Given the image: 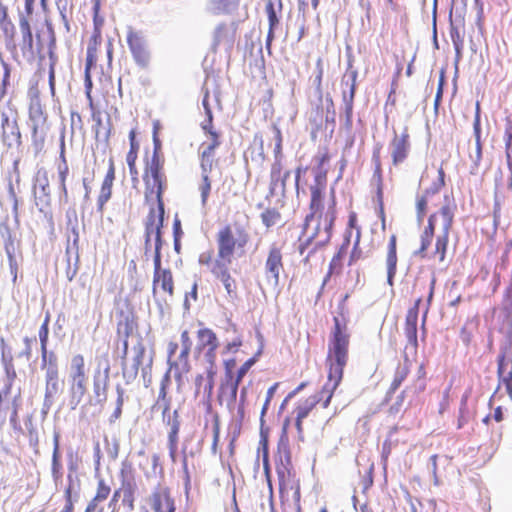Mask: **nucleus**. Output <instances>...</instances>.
<instances>
[{
	"mask_svg": "<svg viewBox=\"0 0 512 512\" xmlns=\"http://www.w3.org/2000/svg\"><path fill=\"white\" fill-rule=\"evenodd\" d=\"M349 334L346 325H342L339 318H334V329L328 343L329 363L328 381L323 386L321 392L307 398L296 408V417L298 420L305 419L313 407L323 400V408H327L332 395L338 387L343 376V369L348 360Z\"/></svg>",
	"mask_w": 512,
	"mask_h": 512,
	"instance_id": "f257e3e1",
	"label": "nucleus"
},
{
	"mask_svg": "<svg viewBox=\"0 0 512 512\" xmlns=\"http://www.w3.org/2000/svg\"><path fill=\"white\" fill-rule=\"evenodd\" d=\"M315 216L314 212H310L305 218L303 230L305 239L300 244L299 252L303 255L307 251L306 258L326 246L331 239L332 227L336 218L334 199L324 214H320L317 219Z\"/></svg>",
	"mask_w": 512,
	"mask_h": 512,
	"instance_id": "f03ea898",
	"label": "nucleus"
},
{
	"mask_svg": "<svg viewBox=\"0 0 512 512\" xmlns=\"http://www.w3.org/2000/svg\"><path fill=\"white\" fill-rule=\"evenodd\" d=\"M164 221V206L163 203L160 202L158 205V211L154 208H151L146 220H145V243L144 249L145 254L149 252V235H154L155 237V252H154V266H159L161 264V248L163 245L162 240V227Z\"/></svg>",
	"mask_w": 512,
	"mask_h": 512,
	"instance_id": "7ed1b4c3",
	"label": "nucleus"
},
{
	"mask_svg": "<svg viewBox=\"0 0 512 512\" xmlns=\"http://www.w3.org/2000/svg\"><path fill=\"white\" fill-rule=\"evenodd\" d=\"M249 240V235L241 230L236 239L229 225L223 227L217 233V258L215 260H223L232 262L235 247L243 248Z\"/></svg>",
	"mask_w": 512,
	"mask_h": 512,
	"instance_id": "20e7f679",
	"label": "nucleus"
},
{
	"mask_svg": "<svg viewBox=\"0 0 512 512\" xmlns=\"http://www.w3.org/2000/svg\"><path fill=\"white\" fill-rule=\"evenodd\" d=\"M97 366L93 376L94 404L103 406L107 400L110 378V360L108 353L96 357Z\"/></svg>",
	"mask_w": 512,
	"mask_h": 512,
	"instance_id": "39448f33",
	"label": "nucleus"
},
{
	"mask_svg": "<svg viewBox=\"0 0 512 512\" xmlns=\"http://www.w3.org/2000/svg\"><path fill=\"white\" fill-rule=\"evenodd\" d=\"M32 196L37 209L46 213L51 206V188L48 171L45 167H37L32 178Z\"/></svg>",
	"mask_w": 512,
	"mask_h": 512,
	"instance_id": "423d86ee",
	"label": "nucleus"
},
{
	"mask_svg": "<svg viewBox=\"0 0 512 512\" xmlns=\"http://www.w3.org/2000/svg\"><path fill=\"white\" fill-rule=\"evenodd\" d=\"M282 271L283 262L281 249L276 244H272L269 248L264 266L265 279L271 288L276 289L278 287L280 273Z\"/></svg>",
	"mask_w": 512,
	"mask_h": 512,
	"instance_id": "0eeeda50",
	"label": "nucleus"
},
{
	"mask_svg": "<svg viewBox=\"0 0 512 512\" xmlns=\"http://www.w3.org/2000/svg\"><path fill=\"white\" fill-rule=\"evenodd\" d=\"M2 141L11 148L22 144V135L17 121L16 113L3 112L1 114Z\"/></svg>",
	"mask_w": 512,
	"mask_h": 512,
	"instance_id": "6e6552de",
	"label": "nucleus"
},
{
	"mask_svg": "<svg viewBox=\"0 0 512 512\" xmlns=\"http://www.w3.org/2000/svg\"><path fill=\"white\" fill-rule=\"evenodd\" d=\"M127 43L135 63L141 68H146L150 62V53L147 49V42L143 35L129 28Z\"/></svg>",
	"mask_w": 512,
	"mask_h": 512,
	"instance_id": "1a4fd4ad",
	"label": "nucleus"
},
{
	"mask_svg": "<svg viewBox=\"0 0 512 512\" xmlns=\"http://www.w3.org/2000/svg\"><path fill=\"white\" fill-rule=\"evenodd\" d=\"M291 453L288 439L282 436L278 443V458L276 460V472L279 479L280 489L287 486L291 472Z\"/></svg>",
	"mask_w": 512,
	"mask_h": 512,
	"instance_id": "9d476101",
	"label": "nucleus"
},
{
	"mask_svg": "<svg viewBox=\"0 0 512 512\" xmlns=\"http://www.w3.org/2000/svg\"><path fill=\"white\" fill-rule=\"evenodd\" d=\"M73 233V241L72 244L68 242V246L66 248V257H67V269H66V278L68 281H72L78 273L79 270V233L76 227L72 228Z\"/></svg>",
	"mask_w": 512,
	"mask_h": 512,
	"instance_id": "9b49d317",
	"label": "nucleus"
},
{
	"mask_svg": "<svg viewBox=\"0 0 512 512\" xmlns=\"http://www.w3.org/2000/svg\"><path fill=\"white\" fill-rule=\"evenodd\" d=\"M231 263L232 262H225L223 260H215L211 267V273L216 279L222 282L229 296H233L236 291V282L229 271V265Z\"/></svg>",
	"mask_w": 512,
	"mask_h": 512,
	"instance_id": "f8f14e48",
	"label": "nucleus"
},
{
	"mask_svg": "<svg viewBox=\"0 0 512 512\" xmlns=\"http://www.w3.org/2000/svg\"><path fill=\"white\" fill-rule=\"evenodd\" d=\"M390 151L392 162L394 165H399L404 162L408 157L410 151L409 134L405 130L401 135L395 133L393 140L390 143Z\"/></svg>",
	"mask_w": 512,
	"mask_h": 512,
	"instance_id": "ddd939ff",
	"label": "nucleus"
},
{
	"mask_svg": "<svg viewBox=\"0 0 512 512\" xmlns=\"http://www.w3.org/2000/svg\"><path fill=\"white\" fill-rule=\"evenodd\" d=\"M60 391L59 374H45V393L41 412L47 415Z\"/></svg>",
	"mask_w": 512,
	"mask_h": 512,
	"instance_id": "4468645a",
	"label": "nucleus"
},
{
	"mask_svg": "<svg viewBox=\"0 0 512 512\" xmlns=\"http://www.w3.org/2000/svg\"><path fill=\"white\" fill-rule=\"evenodd\" d=\"M133 351L135 355L132 358L131 364L127 365L124 363L122 368L123 378L126 380L127 383H130L136 379L139 367L143 363V358L145 356L146 350L144 345L139 341L137 345L133 347Z\"/></svg>",
	"mask_w": 512,
	"mask_h": 512,
	"instance_id": "2eb2a0df",
	"label": "nucleus"
},
{
	"mask_svg": "<svg viewBox=\"0 0 512 512\" xmlns=\"http://www.w3.org/2000/svg\"><path fill=\"white\" fill-rule=\"evenodd\" d=\"M115 180V167L112 159H109L108 171L102 182L100 193L97 199V210L102 213L105 204L110 200L112 195L113 182Z\"/></svg>",
	"mask_w": 512,
	"mask_h": 512,
	"instance_id": "dca6fc26",
	"label": "nucleus"
},
{
	"mask_svg": "<svg viewBox=\"0 0 512 512\" xmlns=\"http://www.w3.org/2000/svg\"><path fill=\"white\" fill-rule=\"evenodd\" d=\"M420 303L421 299L419 298L416 300L414 306L408 310L405 320V335L408 343L414 347H417V321Z\"/></svg>",
	"mask_w": 512,
	"mask_h": 512,
	"instance_id": "f3484780",
	"label": "nucleus"
},
{
	"mask_svg": "<svg viewBox=\"0 0 512 512\" xmlns=\"http://www.w3.org/2000/svg\"><path fill=\"white\" fill-rule=\"evenodd\" d=\"M28 125L31 128L32 147L35 155H37L44 148L49 127L47 122L28 123Z\"/></svg>",
	"mask_w": 512,
	"mask_h": 512,
	"instance_id": "a211bd4d",
	"label": "nucleus"
},
{
	"mask_svg": "<svg viewBox=\"0 0 512 512\" xmlns=\"http://www.w3.org/2000/svg\"><path fill=\"white\" fill-rule=\"evenodd\" d=\"M69 384V407L71 410H75L80 402L82 401L87 391V380L80 379H68Z\"/></svg>",
	"mask_w": 512,
	"mask_h": 512,
	"instance_id": "6ab92c4d",
	"label": "nucleus"
},
{
	"mask_svg": "<svg viewBox=\"0 0 512 512\" xmlns=\"http://www.w3.org/2000/svg\"><path fill=\"white\" fill-rule=\"evenodd\" d=\"M498 375L505 384L506 391L512 399V359L505 354L498 358Z\"/></svg>",
	"mask_w": 512,
	"mask_h": 512,
	"instance_id": "aec40b11",
	"label": "nucleus"
},
{
	"mask_svg": "<svg viewBox=\"0 0 512 512\" xmlns=\"http://www.w3.org/2000/svg\"><path fill=\"white\" fill-rule=\"evenodd\" d=\"M387 266V283L392 286L393 279L397 269V238L396 235H391L388 243V252L386 258Z\"/></svg>",
	"mask_w": 512,
	"mask_h": 512,
	"instance_id": "412c9836",
	"label": "nucleus"
},
{
	"mask_svg": "<svg viewBox=\"0 0 512 512\" xmlns=\"http://www.w3.org/2000/svg\"><path fill=\"white\" fill-rule=\"evenodd\" d=\"M278 6L279 10L282 9V0H269L266 5L268 21H269V31L266 39V49L270 53L271 42L274 38V28L279 24V19L276 13L275 6Z\"/></svg>",
	"mask_w": 512,
	"mask_h": 512,
	"instance_id": "4be33fe9",
	"label": "nucleus"
},
{
	"mask_svg": "<svg viewBox=\"0 0 512 512\" xmlns=\"http://www.w3.org/2000/svg\"><path fill=\"white\" fill-rule=\"evenodd\" d=\"M197 346L195 354L198 356L205 348H218L219 341L216 334L209 328L199 329L197 332Z\"/></svg>",
	"mask_w": 512,
	"mask_h": 512,
	"instance_id": "5701e85b",
	"label": "nucleus"
},
{
	"mask_svg": "<svg viewBox=\"0 0 512 512\" xmlns=\"http://www.w3.org/2000/svg\"><path fill=\"white\" fill-rule=\"evenodd\" d=\"M450 37L453 45L464 44V34L461 28L464 26V17L456 8L455 17L453 18V9L450 11Z\"/></svg>",
	"mask_w": 512,
	"mask_h": 512,
	"instance_id": "b1692460",
	"label": "nucleus"
},
{
	"mask_svg": "<svg viewBox=\"0 0 512 512\" xmlns=\"http://www.w3.org/2000/svg\"><path fill=\"white\" fill-rule=\"evenodd\" d=\"M19 28L22 36L21 40V50L24 55L34 54V42H33V35L31 31V27L29 24V21L24 17L21 16L19 20Z\"/></svg>",
	"mask_w": 512,
	"mask_h": 512,
	"instance_id": "393cba45",
	"label": "nucleus"
},
{
	"mask_svg": "<svg viewBox=\"0 0 512 512\" xmlns=\"http://www.w3.org/2000/svg\"><path fill=\"white\" fill-rule=\"evenodd\" d=\"M150 173L153 179V188L151 189V193H154V188H156V197L158 200V205L161 201V195L163 192V183H162V177L161 174V164L158 155H156V152L154 153L151 164H150Z\"/></svg>",
	"mask_w": 512,
	"mask_h": 512,
	"instance_id": "a878e982",
	"label": "nucleus"
},
{
	"mask_svg": "<svg viewBox=\"0 0 512 512\" xmlns=\"http://www.w3.org/2000/svg\"><path fill=\"white\" fill-rule=\"evenodd\" d=\"M56 49V40L53 33H51V39L48 44V57H49V73H48V83L50 88V93L52 97L55 96V69L58 63V56L55 52Z\"/></svg>",
	"mask_w": 512,
	"mask_h": 512,
	"instance_id": "bb28decb",
	"label": "nucleus"
},
{
	"mask_svg": "<svg viewBox=\"0 0 512 512\" xmlns=\"http://www.w3.org/2000/svg\"><path fill=\"white\" fill-rule=\"evenodd\" d=\"M160 284L161 288L168 292L170 295L173 294V277L169 269H162L161 264L154 266L153 285Z\"/></svg>",
	"mask_w": 512,
	"mask_h": 512,
	"instance_id": "cd10ccee",
	"label": "nucleus"
},
{
	"mask_svg": "<svg viewBox=\"0 0 512 512\" xmlns=\"http://www.w3.org/2000/svg\"><path fill=\"white\" fill-rule=\"evenodd\" d=\"M163 421L170 428L168 439L178 440V433L180 429V420L177 410L170 412L169 404L167 403L163 410Z\"/></svg>",
	"mask_w": 512,
	"mask_h": 512,
	"instance_id": "c85d7f7f",
	"label": "nucleus"
},
{
	"mask_svg": "<svg viewBox=\"0 0 512 512\" xmlns=\"http://www.w3.org/2000/svg\"><path fill=\"white\" fill-rule=\"evenodd\" d=\"M358 73L356 70L350 71L348 74H346L343 77L342 80V86L343 88V103H348L350 99V103L353 104L354 102V96L356 91V79H357Z\"/></svg>",
	"mask_w": 512,
	"mask_h": 512,
	"instance_id": "c756f323",
	"label": "nucleus"
},
{
	"mask_svg": "<svg viewBox=\"0 0 512 512\" xmlns=\"http://www.w3.org/2000/svg\"><path fill=\"white\" fill-rule=\"evenodd\" d=\"M59 440L60 434L58 432H55L53 436V454L51 467V473L55 483H57L62 478L63 474L62 464L60 462Z\"/></svg>",
	"mask_w": 512,
	"mask_h": 512,
	"instance_id": "7c9ffc66",
	"label": "nucleus"
},
{
	"mask_svg": "<svg viewBox=\"0 0 512 512\" xmlns=\"http://www.w3.org/2000/svg\"><path fill=\"white\" fill-rule=\"evenodd\" d=\"M41 368L45 374H59L58 358L54 351L48 348L41 350Z\"/></svg>",
	"mask_w": 512,
	"mask_h": 512,
	"instance_id": "2f4dec72",
	"label": "nucleus"
},
{
	"mask_svg": "<svg viewBox=\"0 0 512 512\" xmlns=\"http://www.w3.org/2000/svg\"><path fill=\"white\" fill-rule=\"evenodd\" d=\"M68 486L65 489V505L61 512H74V501L78 498V485L73 483V477L71 474L67 475Z\"/></svg>",
	"mask_w": 512,
	"mask_h": 512,
	"instance_id": "473e14b6",
	"label": "nucleus"
},
{
	"mask_svg": "<svg viewBox=\"0 0 512 512\" xmlns=\"http://www.w3.org/2000/svg\"><path fill=\"white\" fill-rule=\"evenodd\" d=\"M68 379L87 380L85 361L82 355L78 354L72 357Z\"/></svg>",
	"mask_w": 512,
	"mask_h": 512,
	"instance_id": "72a5a7b5",
	"label": "nucleus"
},
{
	"mask_svg": "<svg viewBox=\"0 0 512 512\" xmlns=\"http://www.w3.org/2000/svg\"><path fill=\"white\" fill-rule=\"evenodd\" d=\"M238 5V0H210L207 10L212 14L228 13Z\"/></svg>",
	"mask_w": 512,
	"mask_h": 512,
	"instance_id": "f704fd0d",
	"label": "nucleus"
},
{
	"mask_svg": "<svg viewBox=\"0 0 512 512\" xmlns=\"http://www.w3.org/2000/svg\"><path fill=\"white\" fill-rule=\"evenodd\" d=\"M47 122V115L43 110L41 101L38 97L31 99L29 105L28 123Z\"/></svg>",
	"mask_w": 512,
	"mask_h": 512,
	"instance_id": "c9c22d12",
	"label": "nucleus"
},
{
	"mask_svg": "<svg viewBox=\"0 0 512 512\" xmlns=\"http://www.w3.org/2000/svg\"><path fill=\"white\" fill-rule=\"evenodd\" d=\"M239 384L237 382L231 381L229 384H222L220 387V400H226L227 406L230 408L235 404L237 399Z\"/></svg>",
	"mask_w": 512,
	"mask_h": 512,
	"instance_id": "e433bc0d",
	"label": "nucleus"
},
{
	"mask_svg": "<svg viewBox=\"0 0 512 512\" xmlns=\"http://www.w3.org/2000/svg\"><path fill=\"white\" fill-rule=\"evenodd\" d=\"M444 199L446 203L440 209V215L442 216L443 220L442 229L446 231L451 229L454 218L455 205L451 203L447 195L444 197Z\"/></svg>",
	"mask_w": 512,
	"mask_h": 512,
	"instance_id": "4c0bfd02",
	"label": "nucleus"
},
{
	"mask_svg": "<svg viewBox=\"0 0 512 512\" xmlns=\"http://www.w3.org/2000/svg\"><path fill=\"white\" fill-rule=\"evenodd\" d=\"M198 152L200 159L201 176H210L214 164L217 163L215 154L207 153L201 150H198Z\"/></svg>",
	"mask_w": 512,
	"mask_h": 512,
	"instance_id": "58836bf2",
	"label": "nucleus"
},
{
	"mask_svg": "<svg viewBox=\"0 0 512 512\" xmlns=\"http://www.w3.org/2000/svg\"><path fill=\"white\" fill-rule=\"evenodd\" d=\"M216 375L215 365H208L206 368L205 387L203 389V399L210 402L214 387V377Z\"/></svg>",
	"mask_w": 512,
	"mask_h": 512,
	"instance_id": "ea45409f",
	"label": "nucleus"
},
{
	"mask_svg": "<svg viewBox=\"0 0 512 512\" xmlns=\"http://www.w3.org/2000/svg\"><path fill=\"white\" fill-rule=\"evenodd\" d=\"M449 231L450 230H443L440 235L437 236L436 244H435V255L439 256V260L443 262L445 260L447 246H448V239H449Z\"/></svg>",
	"mask_w": 512,
	"mask_h": 512,
	"instance_id": "a19ab883",
	"label": "nucleus"
},
{
	"mask_svg": "<svg viewBox=\"0 0 512 512\" xmlns=\"http://www.w3.org/2000/svg\"><path fill=\"white\" fill-rule=\"evenodd\" d=\"M328 154H324L319 158L318 167L315 170V186L325 187L327 169L323 167L324 163L328 162Z\"/></svg>",
	"mask_w": 512,
	"mask_h": 512,
	"instance_id": "79ce46f5",
	"label": "nucleus"
},
{
	"mask_svg": "<svg viewBox=\"0 0 512 512\" xmlns=\"http://www.w3.org/2000/svg\"><path fill=\"white\" fill-rule=\"evenodd\" d=\"M163 506L166 507L167 512H174L175 511L174 501H173V499L169 495H167V494L155 495V498H154V508H155V511L156 512H163L162 511V507Z\"/></svg>",
	"mask_w": 512,
	"mask_h": 512,
	"instance_id": "37998d69",
	"label": "nucleus"
},
{
	"mask_svg": "<svg viewBox=\"0 0 512 512\" xmlns=\"http://www.w3.org/2000/svg\"><path fill=\"white\" fill-rule=\"evenodd\" d=\"M116 393H117V399L115 402V409H114L113 413L111 414V416L109 417L110 423L116 422L121 417V414H122V406L124 403L125 390L120 385H117Z\"/></svg>",
	"mask_w": 512,
	"mask_h": 512,
	"instance_id": "c03bdc74",
	"label": "nucleus"
},
{
	"mask_svg": "<svg viewBox=\"0 0 512 512\" xmlns=\"http://www.w3.org/2000/svg\"><path fill=\"white\" fill-rule=\"evenodd\" d=\"M325 187L311 186L310 210L316 214L322 208V191Z\"/></svg>",
	"mask_w": 512,
	"mask_h": 512,
	"instance_id": "a18cd8bd",
	"label": "nucleus"
},
{
	"mask_svg": "<svg viewBox=\"0 0 512 512\" xmlns=\"http://www.w3.org/2000/svg\"><path fill=\"white\" fill-rule=\"evenodd\" d=\"M198 191L201 196V205L202 207H206L211 192L210 176H201V180L198 184Z\"/></svg>",
	"mask_w": 512,
	"mask_h": 512,
	"instance_id": "49530a36",
	"label": "nucleus"
},
{
	"mask_svg": "<svg viewBox=\"0 0 512 512\" xmlns=\"http://www.w3.org/2000/svg\"><path fill=\"white\" fill-rule=\"evenodd\" d=\"M281 169H282L281 158L275 159V162L272 165L271 174H270V177H271L270 193L271 194H275L277 191L278 182L280 181V175H282Z\"/></svg>",
	"mask_w": 512,
	"mask_h": 512,
	"instance_id": "de8ad7c7",
	"label": "nucleus"
},
{
	"mask_svg": "<svg viewBox=\"0 0 512 512\" xmlns=\"http://www.w3.org/2000/svg\"><path fill=\"white\" fill-rule=\"evenodd\" d=\"M209 142H204L200 145L199 150L215 154V150L220 146L219 135L214 130H209Z\"/></svg>",
	"mask_w": 512,
	"mask_h": 512,
	"instance_id": "09e8293b",
	"label": "nucleus"
},
{
	"mask_svg": "<svg viewBox=\"0 0 512 512\" xmlns=\"http://www.w3.org/2000/svg\"><path fill=\"white\" fill-rule=\"evenodd\" d=\"M408 373L409 369L406 364L399 365L396 369L394 379L390 387V391L394 392L395 390H397L402 384V382L406 379Z\"/></svg>",
	"mask_w": 512,
	"mask_h": 512,
	"instance_id": "8fccbe9b",
	"label": "nucleus"
},
{
	"mask_svg": "<svg viewBox=\"0 0 512 512\" xmlns=\"http://www.w3.org/2000/svg\"><path fill=\"white\" fill-rule=\"evenodd\" d=\"M49 322H50V315H49V313H47V315L38 331V337H39V341H40V349L41 350L48 348Z\"/></svg>",
	"mask_w": 512,
	"mask_h": 512,
	"instance_id": "3c124183",
	"label": "nucleus"
},
{
	"mask_svg": "<svg viewBox=\"0 0 512 512\" xmlns=\"http://www.w3.org/2000/svg\"><path fill=\"white\" fill-rule=\"evenodd\" d=\"M280 218V213L275 209H267L261 214L262 222L267 228L276 225Z\"/></svg>",
	"mask_w": 512,
	"mask_h": 512,
	"instance_id": "603ef678",
	"label": "nucleus"
},
{
	"mask_svg": "<svg viewBox=\"0 0 512 512\" xmlns=\"http://www.w3.org/2000/svg\"><path fill=\"white\" fill-rule=\"evenodd\" d=\"M189 354L190 351L182 349L176 362L174 363L176 369H178L180 373H186L190 369Z\"/></svg>",
	"mask_w": 512,
	"mask_h": 512,
	"instance_id": "864d4df0",
	"label": "nucleus"
},
{
	"mask_svg": "<svg viewBox=\"0 0 512 512\" xmlns=\"http://www.w3.org/2000/svg\"><path fill=\"white\" fill-rule=\"evenodd\" d=\"M427 205L428 201H426V197H416V217L418 225L423 223L427 212Z\"/></svg>",
	"mask_w": 512,
	"mask_h": 512,
	"instance_id": "5fc2aeb1",
	"label": "nucleus"
},
{
	"mask_svg": "<svg viewBox=\"0 0 512 512\" xmlns=\"http://www.w3.org/2000/svg\"><path fill=\"white\" fill-rule=\"evenodd\" d=\"M5 251H6V254L8 257L10 273L12 275L13 282L15 283L16 279H17V270H18V264H17V260L15 257V247L8 246L7 250H5Z\"/></svg>",
	"mask_w": 512,
	"mask_h": 512,
	"instance_id": "6e6d98bb",
	"label": "nucleus"
},
{
	"mask_svg": "<svg viewBox=\"0 0 512 512\" xmlns=\"http://www.w3.org/2000/svg\"><path fill=\"white\" fill-rule=\"evenodd\" d=\"M60 158L62 163L58 166V173H67L69 172V168L65 158V127H63L60 135Z\"/></svg>",
	"mask_w": 512,
	"mask_h": 512,
	"instance_id": "4d7b16f0",
	"label": "nucleus"
},
{
	"mask_svg": "<svg viewBox=\"0 0 512 512\" xmlns=\"http://www.w3.org/2000/svg\"><path fill=\"white\" fill-rule=\"evenodd\" d=\"M23 343L24 349L21 352H19L17 356L18 358H25L26 360H30L32 356V347L36 343V338H30L26 336L23 339Z\"/></svg>",
	"mask_w": 512,
	"mask_h": 512,
	"instance_id": "13d9d810",
	"label": "nucleus"
},
{
	"mask_svg": "<svg viewBox=\"0 0 512 512\" xmlns=\"http://www.w3.org/2000/svg\"><path fill=\"white\" fill-rule=\"evenodd\" d=\"M55 4L60 13V17H61L63 24L65 25L67 31H69L70 27H69V20H68V16H67V11H68V6H69L68 0H57V1H55Z\"/></svg>",
	"mask_w": 512,
	"mask_h": 512,
	"instance_id": "bf43d9fd",
	"label": "nucleus"
},
{
	"mask_svg": "<svg viewBox=\"0 0 512 512\" xmlns=\"http://www.w3.org/2000/svg\"><path fill=\"white\" fill-rule=\"evenodd\" d=\"M0 234H1V237L3 238V240H4V248H5V250H7L8 246L15 247L14 246V239H13V236H12V232H11L9 226L6 223H1L0 224Z\"/></svg>",
	"mask_w": 512,
	"mask_h": 512,
	"instance_id": "052dcab7",
	"label": "nucleus"
},
{
	"mask_svg": "<svg viewBox=\"0 0 512 512\" xmlns=\"http://www.w3.org/2000/svg\"><path fill=\"white\" fill-rule=\"evenodd\" d=\"M256 358H250L248 359L237 371V375L235 379H231L233 382H237V384L240 385L242 379L247 374V372L250 370V368L255 364Z\"/></svg>",
	"mask_w": 512,
	"mask_h": 512,
	"instance_id": "680f3d73",
	"label": "nucleus"
},
{
	"mask_svg": "<svg viewBox=\"0 0 512 512\" xmlns=\"http://www.w3.org/2000/svg\"><path fill=\"white\" fill-rule=\"evenodd\" d=\"M0 349H1V362L2 365L5 364H12L13 363V356L11 349L7 346L4 338H0Z\"/></svg>",
	"mask_w": 512,
	"mask_h": 512,
	"instance_id": "e2e57ef3",
	"label": "nucleus"
},
{
	"mask_svg": "<svg viewBox=\"0 0 512 512\" xmlns=\"http://www.w3.org/2000/svg\"><path fill=\"white\" fill-rule=\"evenodd\" d=\"M8 195L13 201V214L16 221H18V198L11 178L8 179Z\"/></svg>",
	"mask_w": 512,
	"mask_h": 512,
	"instance_id": "0e129e2a",
	"label": "nucleus"
},
{
	"mask_svg": "<svg viewBox=\"0 0 512 512\" xmlns=\"http://www.w3.org/2000/svg\"><path fill=\"white\" fill-rule=\"evenodd\" d=\"M109 494H110V487L105 484L103 479L99 480L97 493H96L94 499H96V501L102 502L107 499Z\"/></svg>",
	"mask_w": 512,
	"mask_h": 512,
	"instance_id": "69168bd1",
	"label": "nucleus"
},
{
	"mask_svg": "<svg viewBox=\"0 0 512 512\" xmlns=\"http://www.w3.org/2000/svg\"><path fill=\"white\" fill-rule=\"evenodd\" d=\"M120 490L123 492V500L126 501L132 497L134 490V483L131 479L123 477Z\"/></svg>",
	"mask_w": 512,
	"mask_h": 512,
	"instance_id": "338daca9",
	"label": "nucleus"
},
{
	"mask_svg": "<svg viewBox=\"0 0 512 512\" xmlns=\"http://www.w3.org/2000/svg\"><path fill=\"white\" fill-rule=\"evenodd\" d=\"M445 185L444 181H434L432 185L427 188L422 195H417L418 197H426V201L429 200V197L437 194L439 190Z\"/></svg>",
	"mask_w": 512,
	"mask_h": 512,
	"instance_id": "774afa93",
	"label": "nucleus"
}]
</instances>
